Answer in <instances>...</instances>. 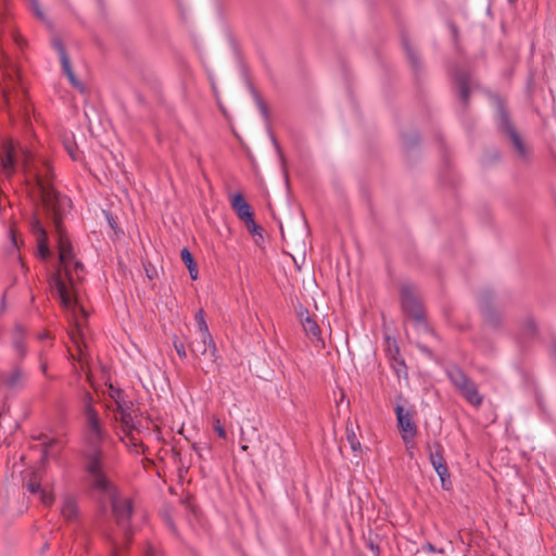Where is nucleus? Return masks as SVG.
<instances>
[{"mask_svg":"<svg viewBox=\"0 0 556 556\" xmlns=\"http://www.w3.org/2000/svg\"><path fill=\"white\" fill-rule=\"evenodd\" d=\"M25 172L36 180V188L40 194L42 204L52 217L56 236L60 265L52 278L51 288L59 298L62 307L68 313L74 329L70 336L76 344L80 356L83 350L79 340L84 337V323L88 316L79 294V282L84 278V265L75 257L72 243L61 226L62 217L67 213L71 201L67 197L56 193L51 185V168L47 162L37 168L26 156L24 161Z\"/></svg>","mask_w":556,"mask_h":556,"instance_id":"nucleus-1","label":"nucleus"},{"mask_svg":"<svg viewBox=\"0 0 556 556\" xmlns=\"http://www.w3.org/2000/svg\"><path fill=\"white\" fill-rule=\"evenodd\" d=\"M301 323L306 336L309 338L311 342L319 348H324L325 343L320 337V329L315 319H313L308 312L300 313Z\"/></svg>","mask_w":556,"mask_h":556,"instance_id":"nucleus-8","label":"nucleus"},{"mask_svg":"<svg viewBox=\"0 0 556 556\" xmlns=\"http://www.w3.org/2000/svg\"><path fill=\"white\" fill-rule=\"evenodd\" d=\"M199 338L190 343L191 353L200 357H208L213 359L216 354V348L210 332H198Z\"/></svg>","mask_w":556,"mask_h":556,"instance_id":"nucleus-5","label":"nucleus"},{"mask_svg":"<svg viewBox=\"0 0 556 556\" xmlns=\"http://www.w3.org/2000/svg\"><path fill=\"white\" fill-rule=\"evenodd\" d=\"M448 376H450V379L451 381L453 382V384L458 389V390H462L466 383H468V381L470 379H468L466 377V375L460 371L459 369H454V370H451L448 372Z\"/></svg>","mask_w":556,"mask_h":556,"instance_id":"nucleus-18","label":"nucleus"},{"mask_svg":"<svg viewBox=\"0 0 556 556\" xmlns=\"http://www.w3.org/2000/svg\"><path fill=\"white\" fill-rule=\"evenodd\" d=\"M63 144L65 150L67 151L68 155L73 161L79 160V153L77 152L76 144L70 140V138L63 139Z\"/></svg>","mask_w":556,"mask_h":556,"instance_id":"nucleus-21","label":"nucleus"},{"mask_svg":"<svg viewBox=\"0 0 556 556\" xmlns=\"http://www.w3.org/2000/svg\"><path fill=\"white\" fill-rule=\"evenodd\" d=\"M241 448H242L243 451H245V450L248 448V446H247V445H242V446H241Z\"/></svg>","mask_w":556,"mask_h":556,"instance_id":"nucleus-35","label":"nucleus"},{"mask_svg":"<svg viewBox=\"0 0 556 556\" xmlns=\"http://www.w3.org/2000/svg\"><path fill=\"white\" fill-rule=\"evenodd\" d=\"M433 468L441 479L442 488L445 490L450 489L451 480H450V472H448V468H447L446 464L444 463V464L435 466Z\"/></svg>","mask_w":556,"mask_h":556,"instance_id":"nucleus-19","label":"nucleus"},{"mask_svg":"<svg viewBox=\"0 0 556 556\" xmlns=\"http://www.w3.org/2000/svg\"><path fill=\"white\" fill-rule=\"evenodd\" d=\"M394 410L402 440L406 444L413 443L417 435V426L414 421V413L405 409L402 405H396Z\"/></svg>","mask_w":556,"mask_h":556,"instance_id":"nucleus-4","label":"nucleus"},{"mask_svg":"<svg viewBox=\"0 0 556 556\" xmlns=\"http://www.w3.org/2000/svg\"><path fill=\"white\" fill-rule=\"evenodd\" d=\"M112 546H113V551H112L111 556H117L119 551L122 549L123 545L119 542L112 540Z\"/></svg>","mask_w":556,"mask_h":556,"instance_id":"nucleus-30","label":"nucleus"},{"mask_svg":"<svg viewBox=\"0 0 556 556\" xmlns=\"http://www.w3.org/2000/svg\"><path fill=\"white\" fill-rule=\"evenodd\" d=\"M402 305L404 309L413 314L418 312V301L409 288L404 287L402 289Z\"/></svg>","mask_w":556,"mask_h":556,"instance_id":"nucleus-16","label":"nucleus"},{"mask_svg":"<svg viewBox=\"0 0 556 556\" xmlns=\"http://www.w3.org/2000/svg\"><path fill=\"white\" fill-rule=\"evenodd\" d=\"M85 416L87 421V440L90 444L96 445L102 439V429L98 418V414L91 403L85 404Z\"/></svg>","mask_w":556,"mask_h":556,"instance_id":"nucleus-6","label":"nucleus"},{"mask_svg":"<svg viewBox=\"0 0 556 556\" xmlns=\"http://www.w3.org/2000/svg\"><path fill=\"white\" fill-rule=\"evenodd\" d=\"M459 91H460V96H462L463 100L467 101L469 90H468L466 81H464V80L459 81Z\"/></svg>","mask_w":556,"mask_h":556,"instance_id":"nucleus-28","label":"nucleus"},{"mask_svg":"<svg viewBox=\"0 0 556 556\" xmlns=\"http://www.w3.org/2000/svg\"><path fill=\"white\" fill-rule=\"evenodd\" d=\"M28 4L33 13L41 21H46V15L38 0H28Z\"/></svg>","mask_w":556,"mask_h":556,"instance_id":"nucleus-22","label":"nucleus"},{"mask_svg":"<svg viewBox=\"0 0 556 556\" xmlns=\"http://www.w3.org/2000/svg\"><path fill=\"white\" fill-rule=\"evenodd\" d=\"M213 427L219 438H222V439L226 438V431H225L224 427L222 426L220 420L218 418H214Z\"/></svg>","mask_w":556,"mask_h":556,"instance_id":"nucleus-27","label":"nucleus"},{"mask_svg":"<svg viewBox=\"0 0 556 556\" xmlns=\"http://www.w3.org/2000/svg\"><path fill=\"white\" fill-rule=\"evenodd\" d=\"M428 454H429V460L432 465V467L442 465L445 463L443 453L444 448L442 444L438 441H434L432 443H429L427 446Z\"/></svg>","mask_w":556,"mask_h":556,"instance_id":"nucleus-14","label":"nucleus"},{"mask_svg":"<svg viewBox=\"0 0 556 556\" xmlns=\"http://www.w3.org/2000/svg\"><path fill=\"white\" fill-rule=\"evenodd\" d=\"M181 261L187 266L190 278L192 280H197L199 276V270L195 261L193 260L192 254L188 249H182L180 252Z\"/></svg>","mask_w":556,"mask_h":556,"instance_id":"nucleus-17","label":"nucleus"},{"mask_svg":"<svg viewBox=\"0 0 556 556\" xmlns=\"http://www.w3.org/2000/svg\"><path fill=\"white\" fill-rule=\"evenodd\" d=\"M52 45L60 56L62 68L64 71L65 75L67 76L70 83L72 84L73 87H75L79 90H83V85L78 81V79L76 78V76L73 72V68H72L71 62H70V58L65 51L64 45L62 43V41L60 39H53Z\"/></svg>","mask_w":556,"mask_h":556,"instance_id":"nucleus-7","label":"nucleus"},{"mask_svg":"<svg viewBox=\"0 0 556 556\" xmlns=\"http://www.w3.org/2000/svg\"><path fill=\"white\" fill-rule=\"evenodd\" d=\"M427 547H428V549H429L430 552H432V551L434 549V548H433V546H432L431 544H429Z\"/></svg>","mask_w":556,"mask_h":556,"instance_id":"nucleus-34","label":"nucleus"},{"mask_svg":"<svg viewBox=\"0 0 556 556\" xmlns=\"http://www.w3.org/2000/svg\"><path fill=\"white\" fill-rule=\"evenodd\" d=\"M463 396L473 406H479L482 403V397L480 396L476 384L469 380L466 386L459 390Z\"/></svg>","mask_w":556,"mask_h":556,"instance_id":"nucleus-15","label":"nucleus"},{"mask_svg":"<svg viewBox=\"0 0 556 556\" xmlns=\"http://www.w3.org/2000/svg\"><path fill=\"white\" fill-rule=\"evenodd\" d=\"M23 380V375L21 371L16 370L14 372H12L7 379H5V383L9 386V387H16L21 383V381Z\"/></svg>","mask_w":556,"mask_h":556,"instance_id":"nucleus-24","label":"nucleus"},{"mask_svg":"<svg viewBox=\"0 0 556 556\" xmlns=\"http://www.w3.org/2000/svg\"><path fill=\"white\" fill-rule=\"evenodd\" d=\"M61 515L66 520H74L78 515L76 500L71 495H65L62 500Z\"/></svg>","mask_w":556,"mask_h":556,"instance_id":"nucleus-13","label":"nucleus"},{"mask_svg":"<svg viewBox=\"0 0 556 556\" xmlns=\"http://www.w3.org/2000/svg\"><path fill=\"white\" fill-rule=\"evenodd\" d=\"M11 235H12V241H13L14 247H17L16 236L13 230H11Z\"/></svg>","mask_w":556,"mask_h":556,"instance_id":"nucleus-33","label":"nucleus"},{"mask_svg":"<svg viewBox=\"0 0 556 556\" xmlns=\"http://www.w3.org/2000/svg\"><path fill=\"white\" fill-rule=\"evenodd\" d=\"M144 556H161L157 551L151 545L148 544L144 549Z\"/></svg>","mask_w":556,"mask_h":556,"instance_id":"nucleus-29","label":"nucleus"},{"mask_svg":"<svg viewBox=\"0 0 556 556\" xmlns=\"http://www.w3.org/2000/svg\"><path fill=\"white\" fill-rule=\"evenodd\" d=\"M195 321H197V325H198V332H210L207 324H206V321L204 319V312H203V309H200L195 314Z\"/></svg>","mask_w":556,"mask_h":556,"instance_id":"nucleus-23","label":"nucleus"},{"mask_svg":"<svg viewBox=\"0 0 556 556\" xmlns=\"http://www.w3.org/2000/svg\"><path fill=\"white\" fill-rule=\"evenodd\" d=\"M86 470L89 475L90 483L99 492L108 496L112 504V510L117 523L125 532L128 540L130 536L128 529V520L131 516V502L128 497L118 495L115 486L108 479L103 471V460L100 452H93L89 455Z\"/></svg>","mask_w":556,"mask_h":556,"instance_id":"nucleus-2","label":"nucleus"},{"mask_svg":"<svg viewBox=\"0 0 556 556\" xmlns=\"http://www.w3.org/2000/svg\"><path fill=\"white\" fill-rule=\"evenodd\" d=\"M407 53L410 58V61L415 63L417 61V56L410 51V49L407 48Z\"/></svg>","mask_w":556,"mask_h":556,"instance_id":"nucleus-32","label":"nucleus"},{"mask_svg":"<svg viewBox=\"0 0 556 556\" xmlns=\"http://www.w3.org/2000/svg\"><path fill=\"white\" fill-rule=\"evenodd\" d=\"M346 440L350 444V447L353 452H359L361 451V442L356 437V433L352 426H346Z\"/></svg>","mask_w":556,"mask_h":556,"instance_id":"nucleus-20","label":"nucleus"},{"mask_svg":"<svg viewBox=\"0 0 556 556\" xmlns=\"http://www.w3.org/2000/svg\"><path fill=\"white\" fill-rule=\"evenodd\" d=\"M248 228V230L252 233V235H256V233H260L262 228L256 225V223L254 222V216L249 219V220H245L243 222Z\"/></svg>","mask_w":556,"mask_h":556,"instance_id":"nucleus-26","label":"nucleus"},{"mask_svg":"<svg viewBox=\"0 0 556 556\" xmlns=\"http://www.w3.org/2000/svg\"><path fill=\"white\" fill-rule=\"evenodd\" d=\"M230 204L242 222L249 220L254 216L251 206L241 193L232 194L230 197Z\"/></svg>","mask_w":556,"mask_h":556,"instance_id":"nucleus-11","label":"nucleus"},{"mask_svg":"<svg viewBox=\"0 0 556 556\" xmlns=\"http://www.w3.org/2000/svg\"><path fill=\"white\" fill-rule=\"evenodd\" d=\"M510 137H511V140H513L516 149L518 150V152L521 155H525L526 154V150H525V146H523L520 137L514 130L510 131Z\"/></svg>","mask_w":556,"mask_h":556,"instance_id":"nucleus-25","label":"nucleus"},{"mask_svg":"<svg viewBox=\"0 0 556 556\" xmlns=\"http://www.w3.org/2000/svg\"><path fill=\"white\" fill-rule=\"evenodd\" d=\"M175 349L180 357H186V350L182 343L177 344L175 343Z\"/></svg>","mask_w":556,"mask_h":556,"instance_id":"nucleus-31","label":"nucleus"},{"mask_svg":"<svg viewBox=\"0 0 556 556\" xmlns=\"http://www.w3.org/2000/svg\"><path fill=\"white\" fill-rule=\"evenodd\" d=\"M14 143L12 140H5L3 142L1 159L2 173L10 177L15 169V157H14Z\"/></svg>","mask_w":556,"mask_h":556,"instance_id":"nucleus-9","label":"nucleus"},{"mask_svg":"<svg viewBox=\"0 0 556 556\" xmlns=\"http://www.w3.org/2000/svg\"><path fill=\"white\" fill-rule=\"evenodd\" d=\"M31 230L37 240L38 253H39L40 257H42V258L48 257L50 254V250H49V245L47 242V233L38 218H34V220L31 222Z\"/></svg>","mask_w":556,"mask_h":556,"instance_id":"nucleus-10","label":"nucleus"},{"mask_svg":"<svg viewBox=\"0 0 556 556\" xmlns=\"http://www.w3.org/2000/svg\"><path fill=\"white\" fill-rule=\"evenodd\" d=\"M25 485L30 493L39 494V500L45 506L52 505L54 500L53 495L49 492L41 490L39 478L37 477L36 473H31V477L28 479Z\"/></svg>","mask_w":556,"mask_h":556,"instance_id":"nucleus-12","label":"nucleus"},{"mask_svg":"<svg viewBox=\"0 0 556 556\" xmlns=\"http://www.w3.org/2000/svg\"><path fill=\"white\" fill-rule=\"evenodd\" d=\"M111 396L115 401V420L121 424L122 440L125 445L137 448L141 445V439L139 438L141 417L132 408V405H128L119 390H112Z\"/></svg>","mask_w":556,"mask_h":556,"instance_id":"nucleus-3","label":"nucleus"}]
</instances>
